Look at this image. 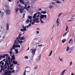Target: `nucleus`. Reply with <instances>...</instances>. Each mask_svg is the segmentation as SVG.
Segmentation results:
<instances>
[{
  "mask_svg": "<svg viewBox=\"0 0 75 75\" xmlns=\"http://www.w3.org/2000/svg\"><path fill=\"white\" fill-rule=\"evenodd\" d=\"M13 63H12L9 66V64H8V60L7 59H6V61H5V63L4 65V66H3L2 65H0V67L1 68H2V71H4L5 70V69H6V68H7L8 70H9L10 69V68H9V67L10 68H11L13 67ZM8 67V68H7Z\"/></svg>",
  "mask_w": 75,
  "mask_h": 75,
  "instance_id": "1",
  "label": "nucleus"
},
{
  "mask_svg": "<svg viewBox=\"0 0 75 75\" xmlns=\"http://www.w3.org/2000/svg\"><path fill=\"white\" fill-rule=\"evenodd\" d=\"M31 23L29 24L28 26L27 25V26H26L23 25L22 26V27L23 29H21L20 30L21 31H22V32H24L25 31H26V30H27V29H26V28H28L29 27L31 26Z\"/></svg>",
  "mask_w": 75,
  "mask_h": 75,
  "instance_id": "2",
  "label": "nucleus"
},
{
  "mask_svg": "<svg viewBox=\"0 0 75 75\" xmlns=\"http://www.w3.org/2000/svg\"><path fill=\"white\" fill-rule=\"evenodd\" d=\"M4 72H5L4 74H7L6 75H11L10 74L12 73V72L10 70H7V69L5 70Z\"/></svg>",
  "mask_w": 75,
  "mask_h": 75,
  "instance_id": "3",
  "label": "nucleus"
},
{
  "mask_svg": "<svg viewBox=\"0 0 75 75\" xmlns=\"http://www.w3.org/2000/svg\"><path fill=\"white\" fill-rule=\"evenodd\" d=\"M37 13H35L33 15V21H35L36 20H39V18H36V17H37Z\"/></svg>",
  "mask_w": 75,
  "mask_h": 75,
  "instance_id": "4",
  "label": "nucleus"
},
{
  "mask_svg": "<svg viewBox=\"0 0 75 75\" xmlns=\"http://www.w3.org/2000/svg\"><path fill=\"white\" fill-rule=\"evenodd\" d=\"M30 51H31L32 54L34 56L35 55V51H37V49L35 48L34 49H32L30 50Z\"/></svg>",
  "mask_w": 75,
  "mask_h": 75,
  "instance_id": "5",
  "label": "nucleus"
},
{
  "mask_svg": "<svg viewBox=\"0 0 75 75\" xmlns=\"http://www.w3.org/2000/svg\"><path fill=\"white\" fill-rule=\"evenodd\" d=\"M47 16L46 15H41L40 16V18L42 19H43L44 18H45L46 19L47 18Z\"/></svg>",
  "mask_w": 75,
  "mask_h": 75,
  "instance_id": "6",
  "label": "nucleus"
},
{
  "mask_svg": "<svg viewBox=\"0 0 75 75\" xmlns=\"http://www.w3.org/2000/svg\"><path fill=\"white\" fill-rule=\"evenodd\" d=\"M19 10H20V13L21 14L23 13V12H25V13H26V11H25V10L22 9L21 8H19Z\"/></svg>",
  "mask_w": 75,
  "mask_h": 75,
  "instance_id": "7",
  "label": "nucleus"
},
{
  "mask_svg": "<svg viewBox=\"0 0 75 75\" xmlns=\"http://www.w3.org/2000/svg\"><path fill=\"white\" fill-rule=\"evenodd\" d=\"M15 59H16V58L15 57L14 55L13 54L12 56V58H11V62H13V60L14 61Z\"/></svg>",
  "mask_w": 75,
  "mask_h": 75,
  "instance_id": "8",
  "label": "nucleus"
},
{
  "mask_svg": "<svg viewBox=\"0 0 75 75\" xmlns=\"http://www.w3.org/2000/svg\"><path fill=\"white\" fill-rule=\"evenodd\" d=\"M6 11L7 15H9V14H10L11 13V11H10V10L9 9H8L6 10Z\"/></svg>",
  "mask_w": 75,
  "mask_h": 75,
  "instance_id": "9",
  "label": "nucleus"
},
{
  "mask_svg": "<svg viewBox=\"0 0 75 75\" xmlns=\"http://www.w3.org/2000/svg\"><path fill=\"white\" fill-rule=\"evenodd\" d=\"M25 7H24L23 6H22V7H21V9L22 10H25V9H27V4H25Z\"/></svg>",
  "mask_w": 75,
  "mask_h": 75,
  "instance_id": "10",
  "label": "nucleus"
},
{
  "mask_svg": "<svg viewBox=\"0 0 75 75\" xmlns=\"http://www.w3.org/2000/svg\"><path fill=\"white\" fill-rule=\"evenodd\" d=\"M74 51V47H71L70 49V51L68 52V53H69V54H71L72 52V51Z\"/></svg>",
  "mask_w": 75,
  "mask_h": 75,
  "instance_id": "11",
  "label": "nucleus"
},
{
  "mask_svg": "<svg viewBox=\"0 0 75 75\" xmlns=\"http://www.w3.org/2000/svg\"><path fill=\"white\" fill-rule=\"evenodd\" d=\"M6 59H7L8 61V60L9 65H11V62H11V60L10 61V57H8V59H6Z\"/></svg>",
  "mask_w": 75,
  "mask_h": 75,
  "instance_id": "12",
  "label": "nucleus"
},
{
  "mask_svg": "<svg viewBox=\"0 0 75 75\" xmlns=\"http://www.w3.org/2000/svg\"><path fill=\"white\" fill-rule=\"evenodd\" d=\"M67 71V69H65L63 71H62L60 73L61 75H64V74L65 73V72L66 71Z\"/></svg>",
  "mask_w": 75,
  "mask_h": 75,
  "instance_id": "13",
  "label": "nucleus"
},
{
  "mask_svg": "<svg viewBox=\"0 0 75 75\" xmlns=\"http://www.w3.org/2000/svg\"><path fill=\"white\" fill-rule=\"evenodd\" d=\"M56 23L57 24V26L58 27L59 26V18H58L56 22Z\"/></svg>",
  "mask_w": 75,
  "mask_h": 75,
  "instance_id": "14",
  "label": "nucleus"
},
{
  "mask_svg": "<svg viewBox=\"0 0 75 75\" xmlns=\"http://www.w3.org/2000/svg\"><path fill=\"white\" fill-rule=\"evenodd\" d=\"M40 22L38 20H36L35 21H33L32 23V24H34L35 23H38Z\"/></svg>",
  "mask_w": 75,
  "mask_h": 75,
  "instance_id": "15",
  "label": "nucleus"
},
{
  "mask_svg": "<svg viewBox=\"0 0 75 75\" xmlns=\"http://www.w3.org/2000/svg\"><path fill=\"white\" fill-rule=\"evenodd\" d=\"M25 38H24V36H23L22 37H21L20 38H19V40H21V41H23V40H25Z\"/></svg>",
  "mask_w": 75,
  "mask_h": 75,
  "instance_id": "16",
  "label": "nucleus"
},
{
  "mask_svg": "<svg viewBox=\"0 0 75 75\" xmlns=\"http://www.w3.org/2000/svg\"><path fill=\"white\" fill-rule=\"evenodd\" d=\"M9 29V24L8 23L6 24V30H8Z\"/></svg>",
  "mask_w": 75,
  "mask_h": 75,
  "instance_id": "17",
  "label": "nucleus"
},
{
  "mask_svg": "<svg viewBox=\"0 0 75 75\" xmlns=\"http://www.w3.org/2000/svg\"><path fill=\"white\" fill-rule=\"evenodd\" d=\"M13 63L14 64H15V65H17V62L15 60H13Z\"/></svg>",
  "mask_w": 75,
  "mask_h": 75,
  "instance_id": "18",
  "label": "nucleus"
},
{
  "mask_svg": "<svg viewBox=\"0 0 75 75\" xmlns=\"http://www.w3.org/2000/svg\"><path fill=\"white\" fill-rule=\"evenodd\" d=\"M16 48H20V45L18 44H16Z\"/></svg>",
  "mask_w": 75,
  "mask_h": 75,
  "instance_id": "19",
  "label": "nucleus"
},
{
  "mask_svg": "<svg viewBox=\"0 0 75 75\" xmlns=\"http://www.w3.org/2000/svg\"><path fill=\"white\" fill-rule=\"evenodd\" d=\"M73 43V40H72V39H71L69 43V44H72V43Z\"/></svg>",
  "mask_w": 75,
  "mask_h": 75,
  "instance_id": "20",
  "label": "nucleus"
},
{
  "mask_svg": "<svg viewBox=\"0 0 75 75\" xmlns=\"http://www.w3.org/2000/svg\"><path fill=\"white\" fill-rule=\"evenodd\" d=\"M5 8L6 10H8V9H9V7H8V6L7 5H5Z\"/></svg>",
  "mask_w": 75,
  "mask_h": 75,
  "instance_id": "21",
  "label": "nucleus"
},
{
  "mask_svg": "<svg viewBox=\"0 0 75 75\" xmlns=\"http://www.w3.org/2000/svg\"><path fill=\"white\" fill-rule=\"evenodd\" d=\"M29 21H30V20L27 19L25 21V23H26V24H28V23H29Z\"/></svg>",
  "mask_w": 75,
  "mask_h": 75,
  "instance_id": "22",
  "label": "nucleus"
},
{
  "mask_svg": "<svg viewBox=\"0 0 75 75\" xmlns=\"http://www.w3.org/2000/svg\"><path fill=\"white\" fill-rule=\"evenodd\" d=\"M32 16H28V17L27 18V19H29L30 20H31L32 19Z\"/></svg>",
  "mask_w": 75,
  "mask_h": 75,
  "instance_id": "23",
  "label": "nucleus"
},
{
  "mask_svg": "<svg viewBox=\"0 0 75 75\" xmlns=\"http://www.w3.org/2000/svg\"><path fill=\"white\" fill-rule=\"evenodd\" d=\"M20 3H21L22 4H25V2L24 1H19Z\"/></svg>",
  "mask_w": 75,
  "mask_h": 75,
  "instance_id": "24",
  "label": "nucleus"
},
{
  "mask_svg": "<svg viewBox=\"0 0 75 75\" xmlns=\"http://www.w3.org/2000/svg\"><path fill=\"white\" fill-rule=\"evenodd\" d=\"M70 49V48L69 47H67V49L66 50V51H67V52H69V50Z\"/></svg>",
  "mask_w": 75,
  "mask_h": 75,
  "instance_id": "25",
  "label": "nucleus"
},
{
  "mask_svg": "<svg viewBox=\"0 0 75 75\" xmlns=\"http://www.w3.org/2000/svg\"><path fill=\"white\" fill-rule=\"evenodd\" d=\"M41 13H43V14H46V13H47V12L46 11H42L41 12Z\"/></svg>",
  "mask_w": 75,
  "mask_h": 75,
  "instance_id": "26",
  "label": "nucleus"
},
{
  "mask_svg": "<svg viewBox=\"0 0 75 75\" xmlns=\"http://www.w3.org/2000/svg\"><path fill=\"white\" fill-rule=\"evenodd\" d=\"M18 10H19V9H18V8H16L15 9V10H16L15 12H16V13H17V12L18 11Z\"/></svg>",
  "mask_w": 75,
  "mask_h": 75,
  "instance_id": "27",
  "label": "nucleus"
},
{
  "mask_svg": "<svg viewBox=\"0 0 75 75\" xmlns=\"http://www.w3.org/2000/svg\"><path fill=\"white\" fill-rule=\"evenodd\" d=\"M2 61L0 62V65H1V64L2 65H1L2 66V65H4V62H2Z\"/></svg>",
  "mask_w": 75,
  "mask_h": 75,
  "instance_id": "28",
  "label": "nucleus"
},
{
  "mask_svg": "<svg viewBox=\"0 0 75 75\" xmlns=\"http://www.w3.org/2000/svg\"><path fill=\"white\" fill-rule=\"evenodd\" d=\"M4 12H1V17H3V15H4Z\"/></svg>",
  "mask_w": 75,
  "mask_h": 75,
  "instance_id": "29",
  "label": "nucleus"
},
{
  "mask_svg": "<svg viewBox=\"0 0 75 75\" xmlns=\"http://www.w3.org/2000/svg\"><path fill=\"white\" fill-rule=\"evenodd\" d=\"M66 41V40L65 39H64L62 40V42L63 43H64Z\"/></svg>",
  "mask_w": 75,
  "mask_h": 75,
  "instance_id": "30",
  "label": "nucleus"
},
{
  "mask_svg": "<svg viewBox=\"0 0 75 75\" xmlns=\"http://www.w3.org/2000/svg\"><path fill=\"white\" fill-rule=\"evenodd\" d=\"M52 50H51L50 51V53L49 54V55H48L49 57H50L51 55H52Z\"/></svg>",
  "mask_w": 75,
  "mask_h": 75,
  "instance_id": "31",
  "label": "nucleus"
},
{
  "mask_svg": "<svg viewBox=\"0 0 75 75\" xmlns=\"http://www.w3.org/2000/svg\"><path fill=\"white\" fill-rule=\"evenodd\" d=\"M18 41L20 44H21V43H23V41H20V40H18Z\"/></svg>",
  "mask_w": 75,
  "mask_h": 75,
  "instance_id": "32",
  "label": "nucleus"
},
{
  "mask_svg": "<svg viewBox=\"0 0 75 75\" xmlns=\"http://www.w3.org/2000/svg\"><path fill=\"white\" fill-rule=\"evenodd\" d=\"M40 22H41V24H42V23H44V22L42 21V20L41 18L40 19Z\"/></svg>",
  "mask_w": 75,
  "mask_h": 75,
  "instance_id": "33",
  "label": "nucleus"
},
{
  "mask_svg": "<svg viewBox=\"0 0 75 75\" xmlns=\"http://www.w3.org/2000/svg\"><path fill=\"white\" fill-rule=\"evenodd\" d=\"M21 35H22V34L21 33L19 34L18 35V37L19 38H21Z\"/></svg>",
  "mask_w": 75,
  "mask_h": 75,
  "instance_id": "34",
  "label": "nucleus"
},
{
  "mask_svg": "<svg viewBox=\"0 0 75 75\" xmlns=\"http://www.w3.org/2000/svg\"><path fill=\"white\" fill-rule=\"evenodd\" d=\"M49 8H50L51 9V8H52V7H53V6H49Z\"/></svg>",
  "mask_w": 75,
  "mask_h": 75,
  "instance_id": "35",
  "label": "nucleus"
},
{
  "mask_svg": "<svg viewBox=\"0 0 75 75\" xmlns=\"http://www.w3.org/2000/svg\"><path fill=\"white\" fill-rule=\"evenodd\" d=\"M13 49H14V50L15 49V48H16V45H13Z\"/></svg>",
  "mask_w": 75,
  "mask_h": 75,
  "instance_id": "36",
  "label": "nucleus"
},
{
  "mask_svg": "<svg viewBox=\"0 0 75 75\" xmlns=\"http://www.w3.org/2000/svg\"><path fill=\"white\" fill-rule=\"evenodd\" d=\"M62 14V13H59L58 15V17H59V16H61Z\"/></svg>",
  "mask_w": 75,
  "mask_h": 75,
  "instance_id": "37",
  "label": "nucleus"
},
{
  "mask_svg": "<svg viewBox=\"0 0 75 75\" xmlns=\"http://www.w3.org/2000/svg\"><path fill=\"white\" fill-rule=\"evenodd\" d=\"M26 72V70H25L24 72V73L23 74V75H25Z\"/></svg>",
  "mask_w": 75,
  "mask_h": 75,
  "instance_id": "38",
  "label": "nucleus"
},
{
  "mask_svg": "<svg viewBox=\"0 0 75 75\" xmlns=\"http://www.w3.org/2000/svg\"><path fill=\"white\" fill-rule=\"evenodd\" d=\"M19 39L20 40V38H18V37H17L16 38V40H19Z\"/></svg>",
  "mask_w": 75,
  "mask_h": 75,
  "instance_id": "39",
  "label": "nucleus"
},
{
  "mask_svg": "<svg viewBox=\"0 0 75 75\" xmlns=\"http://www.w3.org/2000/svg\"><path fill=\"white\" fill-rule=\"evenodd\" d=\"M57 3H59V4H61L62 3L61 2L59 1H57Z\"/></svg>",
  "mask_w": 75,
  "mask_h": 75,
  "instance_id": "40",
  "label": "nucleus"
},
{
  "mask_svg": "<svg viewBox=\"0 0 75 75\" xmlns=\"http://www.w3.org/2000/svg\"><path fill=\"white\" fill-rule=\"evenodd\" d=\"M41 54H40L39 56V60H40V61L41 60Z\"/></svg>",
  "mask_w": 75,
  "mask_h": 75,
  "instance_id": "41",
  "label": "nucleus"
},
{
  "mask_svg": "<svg viewBox=\"0 0 75 75\" xmlns=\"http://www.w3.org/2000/svg\"><path fill=\"white\" fill-rule=\"evenodd\" d=\"M25 13H23V18H25Z\"/></svg>",
  "mask_w": 75,
  "mask_h": 75,
  "instance_id": "42",
  "label": "nucleus"
},
{
  "mask_svg": "<svg viewBox=\"0 0 75 75\" xmlns=\"http://www.w3.org/2000/svg\"><path fill=\"white\" fill-rule=\"evenodd\" d=\"M9 53L10 54H11L10 55V56L11 57V54H13V53H12V52L11 51V52H9Z\"/></svg>",
  "mask_w": 75,
  "mask_h": 75,
  "instance_id": "43",
  "label": "nucleus"
},
{
  "mask_svg": "<svg viewBox=\"0 0 75 75\" xmlns=\"http://www.w3.org/2000/svg\"><path fill=\"white\" fill-rule=\"evenodd\" d=\"M37 68H38V67H35L34 68V69L35 70L36 69H37Z\"/></svg>",
  "mask_w": 75,
  "mask_h": 75,
  "instance_id": "44",
  "label": "nucleus"
},
{
  "mask_svg": "<svg viewBox=\"0 0 75 75\" xmlns=\"http://www.w3.org/2000/svg\"><path fill=\"white\" fill-rule=\"evenodd\" d=\"M32 21H33V20L30 19V23H32Z\"/></svg>",
  "mask_w": 75,
  "mask_h": 75,
  "instance_id": "45",
  "label": "nucleus"
},
{
  "mask_svg": "<svg viewBox=\"0 0 75 75\" xmlns=\"http://www.w3.org/2000/svg\"><path fill=\"white\" fill-rule=\"evenodd\" d=\"M18 6L20 8H21V7H22V6H21V5H20V4H19Z\"/></svg>",
  "mask_w": 75,
  "mask_h": 75,
  "instance_id": "46",
  "label": "nucleus"
},
{
  "mask_svg": "<svg viewBox=\"0 0 75 75\" xmlns=\"http://www.w3.org/2000/svg\"><path fill=\"white\" fill-rule=\"evenodd\" d=\"M68 30V26H67L66 29L65 30V31H67Z\"/></svg>",
  "mask_w": 75,
  "mask_h": 75,
  "instance_id": "47",
  "label": "nucleus"
},
{
  "mask_svg": "<svg viewBox=\"0 0 75 75\" xmlns=\"http://www.w3.org/2000/svg\"><path fill=\"white\" fill-rule=\"evenodd\" d=\"M25 59H28V56H26L25 57Z\"/></svg>",
  "mask_w": 75,
  "mask_h": 75,
  "instance_id": "48",
  "label": "nucleus"
},
{
  "mask_svg": "<svg viewBox=\"0 0 75 75\" xmlns=\"http://www.w3.org/2000/svg\"><path fill=\"white\" fill-rule=\"evenodd\" d=\"M18 50H17L16 51V54H18Z\"/></svg>",
  "mask_w": 75,
  "mask_h": 75,
  "instance_id": "49",
  "label": "nucleus"
},
{
  "mask_svg": "<svg viewBox=\"0 0 75 75\" xmlns=\"http://www.w3.org/2000/svg\"><path fill=\"white\" fill-rule=\"evenodd\" d=\"M37 14H41V13H40V12H37Z\"/></svg>",
  "mask_w": 75,
  "mask_h": 75,
  "instance_id": "50",
  "label": "nucleus"
},
{
  "mask_svg": "<svg viewBox=\"0 0 75 75\" xmlns=\"http://www.w3.org/2000/svg\"><path fill=\"white\" fill-rule=\"evenodd\" d=\"M5 57H6V55L5 54H4L3 56L2 57V58H5Z\"/></svg>",
  "mask_w": 75,
  "mask_h": 75,
  "instance_id": "51",
  "label": "nucleus"
},
{
  "mask_svg": "<svg viewBox=\"0 0 75 75\" xmlns=\"http://www.w3.org/2000/svg\"><path fill=\"white\" fill-rule=\"evenodd\" d=\"M40 17V15L39 14H38L37 16V18H38V17Z\"/></svg>",
  "mask_w": 75,
  "mask_h": 75,
  "instance_id": "52",
  "label": "nucleus"
},
{
  "mask_svg": "<svg viewBox=\"0 0 75 75\" xmlns=\"http://www.w3.org/2000/svg\"><path fill=\"white\" fill-rule=\"evenodd\" d=\"M59 59L60 61H62V59H61V58H60V57H59Z\"/></svg>",
  "mask_w": 75,
  "mask_h": 75,
  "instance_id": "53",
  "label": "nucleus"
},
{
  "mask_svg": "<svg viewBox=\"0 0 75 75\" xmlns=\"http://www.w3.org/2000/svg\"><path fill=\"white\" fill-rule=\"evenodd\" d=\"M54 27H55V24H54L53 26V27L52 28V29H53L54 28Z\"/></svg>",
  "mask_w": 75,
  "mask_h": 75,
  "instance_id": "54",
  "label": "nucleus"
},
{
  "mask_svg": "<svg viewBox=\"0 0 75 75\" xmlns=\"http://www.w3.org/2000/svg\"><path fill=\"white\" fill-rule=\"evenodd\" d=\"M66 33H65L64 34L63 36V37H64V36H65V35H66Z\"/></svg>",
  "mask_w": 75,
  "mask_h": 75,
  "instance_id": "55",
  "label": "nucleus"
},
{
  "mask_svg": "<svg viewBox=\"0 0 75 75\" xmlns=\"http://www.w3.org/2000/svg\"><path fill=\"white\" fill-rule=\"evenodd\" d=\"M36 33L37 34H39V31H36Z\"/></svg>",
  "mask_w": 75,
  "mask_h": 75,
  "instance_id": "56",
  "label": "nucleus"
},
{
  "mask_svg": "<svg viewBox=\"0 0 75 75\" xmlns=\"http://www.w3.org/2000/svg\"><path fill=\"white\" fill-rule=\"evenodd\" d=\"M5 56L6 57H8V54H5Z\"/></svg>",
  "mask_w": 75,
  "mask_h": 75,
  "instance_id": "57",
  "label": "nucleus"
},
{
  "mask_svg": "<svg viewBox=\"0 0 75 75\" xmlns=\"http://www.w3.org/2000/svg\"><path fill=\"white\" fill-rule=\"evenodd\" d=\"M14 70H13L12 71H11L12 73H14Z\"/></svg>",
  "mask_w": 75,
  "mask_h": 75,
  "instance_id": "58",
  "label": "nucleus"
},
{
  "mask_svg": "<svg viewBox=\"0 0 75 75\" xmlns=\"http://www.w3.org/2000/svg\"><path fill=\"white\" fill-rule=\"evenodd\" d=\"M68 32H69V30H68L67 32L65 33H66V34H67V33H68Z\"/></svg>",
  "mask_w": 75,
  "mask_h": 75,
  "instance_id": "59",
  "label": "nucleus"
},
{
  "mask_svg": "<svg viewBox=\"0 0 75 75\" xmlns=\"http://www.w3.org/2000/svg\"><path fill=\"white\" fill-rule=\"evenodd\" d=\"M70 21H73V19L72 18H71L70 20Z\"/></svg>",
  "mask_w": 75,
  "mask_h": 75,
  "instance_id": "60",
  "label": "nucleus"
},
{
  "mask_svg": "<svg viewBox=\"0 0 75 75\" xmlns=\"http://www.w3.org/2000/svg\"><path fill=\"white\" fill-rule=\"evenodd\" d=\"M72 62H71L70 65V66H71V65H72Z\"/></svg>",
  "mask_w": 75,
  "mask_h": 75,
  "instance_id": "61",
  "label": "nucleus"
},
{
  "mask_svg": "<svg viewBox=\"0 0 75 75\" xmlns=\"http://www.w3.org/2000/svg\"><path fill=\"white\" fill-rule=\"evenodd\" d=\"M75 14H74L72 16H71V17L72 18L74 17H75Z\"/></svg>",
  "mask_w": 75,
  "mask_h": 75,
  "instance_id": "62",
  "label": "nucleus"
},
{
  "mask_svg": "<svg viewBox=\"0 0 75 75\" xmlns=\"http://www.w3.org/2000/svg\"><path fill=\"white\" fill-rule=\"evenodd\" d=\"M2 70H3L2 69V68H1V69L0 71V72H1V71H2Z\"/></svg>",
  "mask_w": 75,
  "mask_h": 75,
  "instance_id": "63",
  "label": "nucleus"
},
{
  "mask_svg": "<svg viewBox=\"0 0 75 75\" xmlns=\"http://www.w3.org/2000/svg\"><path fill=\"white\" fill-rule=\"evenodd\" d=\"M30 6H28L27 7V8H30Z\"/></svg>",
  "mask_w": 75,
  "mask_h": 75,
  "instance_id": "64",
  "label": "nucleus"
}]
</instances>
